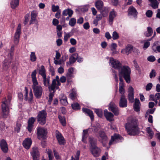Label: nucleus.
Returning <instances> with one entry per match:
<instances>
[{
	"label": "nucleus",
	"instance_id": "5701e85b",
	"mask_svg": "<svg viewBox=\"0 0 160 160\" xmlns=\"http://www.w3.org/2000/svg\"><path fill=\"white\" fill-rule=\"evenodd\" d=\"M117 15L116 12L114 10L110 11L109 14V24H112L114 18L116 17Z\"/></svg>",
	"mask_w": 160,
	"mask_h": 160
},
{
	"label": "nucleus",
	"instance_id": "1a4fd4ad",
	"mask_svg": "<svg viewBox=\"0 0 160 160\" xmlns=\"http://www.w3.org/2000/svg\"><path fill=\"white\" fill-rule=\"evenodd\" d=\"M47 130L45 128L39 127L37 128V135L39 139H43L46 138L47 135Z\"/></svg>",
	"mask_w": 160,
	"mask_h": 160
},
{
	"label": "nucleus",
	"instance_id": "f8f14e48",
	"mask_svg": "<svg viewBox=\"0 0 160 160\" xmlns=\"http://www.w3.org/2000/svg\"><path fill=\"white\" fill-rule=\"evenodd\" d=\"M96 132L97 130L95 128L93 127L92 128H89L86 130H84L82 134V141L85 143H87V139L88 136V132L93 131Z\"/></svg>",
	"mask_w": 160,
	"mask_h": 160
},
{
	"label": "nucleus",
	"instance_id": "4c0bfd02",
	"mask_svg": "<svg viewBox=\"0 0 160 160\" xmlns=\"http://www.w3.org/2000/svg\"><path fill=\"white\" fill-rule=\"evenodd\" d=\"M117 47V45L116 43H112L111 44L110 48L113 54H115L117 53V52L116 51Z\"/></svg>",
	"mask_w": 160,
	"mask_h": 160
},
{
	"label": "nucleus",
	"instance_id": "4468645a",
	"mask_svg": "<svg viewBox=\"0 0 160 160\" xmlns=\"http://www.w3.org/2000/svg\"><path fill=\"white\" fill-rule=\"evenodd\" d=\"M25 91L24 99L29 102H32L33 99V95L32 90H30L28 93L27 88L25 87Z\"/></svg>",
	"mask_w": 160,
	"mask_h": 160
},
{
	"label": "nucleus",
	"instance_id": "680f3d73",
	"mask_svg": "<svg viewBox=\"0 0 160 160\" xmlns=\"http://www.w3.org/2000/svg\"><path fill=\"white\" fill-rule=\"evenodd\" d=\"M70 42L71 44L73 46L75 45L77 43V41L73 38H71L70 39Z\"/></svg>",
	"mask_w": 160,
	"mask_h": 160
},
{
	"label": "nucleus",
	"instance_id": "7c9ffc66",
	"mask_svg": "<svg viewBox=\"0 0 160 160\" xmlns=\"http://www.w3.org/2000/svg\"><path fill=\"white\" fill-rule=\"evenodd\" d=\"M153 33V30L152 28L150 27H148L147 28V31L144 32V34L145 36L149 37L151 36Z\"/></svg>",
	"mask_w": 160,
	"mask_h": 160
},
{
	"label": "nucleus",
	"instance_id": "423d86ee",
	"mask_svg": "<svg viewBox=\"0 0 160 160\" xmlns=\"http://www.w3.org/2000/svg\"><path fill=\"white\" fill-rule=\"evenodd\" d=\"M14 46L13 45L12 46L10 51H7L6 52H5L6 54L7 53H8V59L6 58L5 59L4 61H3V68L4 70H7L10 66V63H11V59L12 58V57L13 55V52L14 51Z\"/></svg>",
	"mask_w": 160,
	"mask_h": 160
},
{
	"label": "nucleus",
	"instance_id": "473e14b6",
	"mask_svg": "<svg viewBox=\"0 0 160 160\" xmlns=\"http://www.w3.org/2000/svg\"><path fill=\"white\" fill-rule=\"evenodd\" d=\"M32 156H39V153L37 147H34L32 148V151L31 152Z\"/></svg>",
	"mask_w": 160,
	"mask_h": 160
},
{
	"label": "nucleus",
	"instance_id": "c85d7f7f",
	"mask_svg": "<svg viewBox=\"0 0 160 160\" xmlns=\"http://www.w3.org/2000/svg\"><path fill=\"white\" fill-rule=\"evenodd\" d=\"M158 42H155L152 47V48L153 51L156 52H160V46L158 45Z\"/></svg>",
	"mask_w": 160,
	"mask_h": 160
},
{
	"label": "nucleus",
	"instance_id": "39448f33",
	"mask_svg": "<svg viewBox=\"0 0 160 160\" xmlns=\"http://www.w3.org/2000/svg\"><path fill=\"white\" fill-rule=\"evenodd\" d=\"M10 99L4 98L3 99L2 104V109L3 117L7 118L9 115V107L10 105Z\"/></svg>",
	"mask_w": 160,
	"mask_h": 160
},
{
	"label": "nucleus",
	"instance_id": "bb28decb",
	"mask_svg": "<svg viewBox=\"0 0 160 160\" xmlns=\"http://www.w3.org/2000/svg\"><path fill=\"white\" fill-rule=\"evenodd\" d=\"M140 102L138 99H136L133 105L134 109L136 112L140 111Z\"/></svg>",
	"mask_w": 160,
	"mask_h": 160
},
{
	"label": "nucleus",
	"instance_id": "a211bd4d",
	"mask_svg": "<svg viewBox=\"0 0 160 160\" xmlns=\"http://www.w3.org/2000/svg\"><path fill=\"white\" fill-rule=\"evenodd\" d=\"M128 15L131 16L134 18H136L137 17L138 12L136 9L132 6L129 7L128 10Z\"/></svg>",
	"mask_w": 160,
	"mask_h": 160
},
{
	"label": "nucleus",
	"instance_id": "cd10ccee",
	"mask_svg": "<svg viewBox=\"0 0 160 160\" xmlns=\"http://www.w3.org/2000/svg\"><path fill=\"white\" fill-rule=\"evenodd\" d=\"M83 111L85 113L87 114L90 117L92 120L94 119V116L92 112L90 110L85 108H83L82 109Z\"/></svg>",
	"mask_w": 160,
	"mask_h": 160
},
{
	"label": "nucleus",
	"instance_id": "a19ab883",
	"mask_svg": "<svg viewBox=\"0 0 160 160\" xmlns=\"http://www.w3.org/2000/svg\"><path fill=\"white\" fill-rule=\"evenodd\" d=\"M141 43H143V48L144 49L147 48L150 45V43L148 41L143 40L141 41Z\"/></svg>",
	"mask_w": 160,
	"mask_h": 160
},
{
	"label": "nucleus",
	"instance_id": "338daca9",
	"mask_svg": "<svg viewBox=\"0 0 160 160\" xmlns=\"http://www.w3.org/2000/svg\"><path fill=\"white\" fill-rule=\"evenodd\" d=\"M84 21L83 19L82 18L80 17L79 18L77 21V23L78 24H81L83 23Z\"/></svg>",
	"mask_w": 160,
	"mask_h": 160
},
{
	"label": "nucleus",
	"instance_id": "c9c22d12",
	"mask_svg": "<svg viewBox=\"0 0 160 160\" xmlns=\"http://www.w3.org/2000/svg\"><path fill=\"white\" fill-rule=\"evenodd\" d=\"M39 74L41 75L42 77H45L46 76L45 74V70L43 66H41L39 71Z\"/></svg>",
	"mask_w": 160,
	"mask_h": 160
},
{
	"label": "nucleus",
	"instance_id": "2f4dec72",
	"mask_svg": "<svg viewBox=\"0 0 160 160\" xmlns=\"http://www.w3.org/2000/svg\"><path fill=\"white\" fill-rule=\"evenodd\" d=\"M60 102L62 104L64 105H67L68 102L67 101V98L64 95H61L60 97Z\"/></svg>",
	"mask_w": 160,
	"mask_h": 160
},
{
	"label": "nucleus",
	"instance_id": "0eeeda50",
	"mask_svg": "<svg viewBox=\"0 0 160 160\" xmlns=\"http://www.w3.org/2000/svg\"><path fill=\"white\" fill-rule=\"evenodd\" d=\"M110 66L113 68L117 69L119 70V76H120V72L121 71L122 69L124 67H128V66H123L121 67V63L118 60L114 59L112 58H110L109 62Z\"/></svg>",
	"mask_w": 160,
	"mask_h": 160
},
{
	"label": "nucleus",
	"instance_id": "0e129e2a",
	"mask_svg": "<svg viewBox=\"0 0 160 160\" xmlns=\"http://www.w3.org/2000/svg\"><path fill=\"white\" fill-rule=\"evenodd\" d=\"M57 45L58 46H61L62 43V40L61 39H58L56 40Z\"/></svg>",
	"mask_w": 160,
	"mask_h": 160
},
{
	"label": "nucleus",
	"instance_id": "c756f323",
	"mask_svg": "<svg viewBox=\"0 0 160 160\" xmlns=\"http://www.w3.org/2000/svg\"><path fill=\"white\" fill-rule=\"evenodd\" d=\"M148 1L150 2V5L152 8L154 9L158 8L159 2L157 0H148Z\"/></svg>",
	"mask_w": 160,
	"mask_h": 160
},
{
	"label": "nucleus",
	"instance_id": "864d4df0",
	"mask_svg": "<svg viewBox=\"0 0 160 160\" xmlns=\"http://www.w3.org/2000/svg\"><path fill=\"white\" fill-rule=\"evenodd\" d=\"M133 96L134 94H128V99L129 101L131 103H132L133 102Z\"/></svg>",
	"mask_w": 160,
	"mask_h": 160
},
{
	"label": "nucleus",
	"instance_id": "72a5a7b5",
	"mask_svg": "<svg viewBox=\"0 0 160 160\" xmlns=\"http://www.w3.org/2000/svg\"><path fill=\"white\" fill-rule=\"evenodd\" d=\"M19 0H12L10 5L12 9H15L19 5Z\"/></svg>",
	"mask_w": 160,
	"mask_h": 160
},
{
	"label": "nucleus",
	"instance_id": "79ce46f5",
	"mask_svg": "<svg viewBox=\"0 0 160 160\" xmlns=\"http://www.w3.org/2000/svg\"><path fill=\"white\" fill-rule=\"evenodd\" d=\"M146 130L150 138L151 139L153 137L154 133L150 127H148L146 128Z\"/></svg>",
	"mask_w": 160,
	"mask_h": 160
},
{
	"label": "nucleus",
	"instance_id": "412c9836",
	"mask_svg": "<svg viewBox=\"0 0 160 160\" xmlns=\"http://www.w3.org/2000/svg\"><path fill=\"white\" fill-rule=\"evenodd\" d=\"M35 120V118L32 117L30 118L28 121V126L27 128L28 131L29 132H31L32 129L34 122Z\"/></svg>",
	"mask_w": 160,
	"mask_h": 160
},
{
	"label": "nucleus",
	"instance_id": "9d476101",
	"mask_svg": "<svg viewBox=\"0 0 160 160\" xmlns=\"http://www.w3.org/2000/svg\"><path fill=\"white\" fill-rule=\"evenodd\" d=\"M60 85L59 77L57 76L56 78L52 80L51 86L49 87V90L53 91V92H54V90L58 89L59 86Z\"/></svg>",
	"mask_w": 160,
	"mask_h": 160
},
{
	"label": "nucleus",
	"instance_id": "dca6fc26",
	"mask_svg": "<svg viewBox=\"0 0 160 160\" xmlns=\"http://www.w3.org/2000/svg\"><path fill=\"white\" fill-rule=\"evenodd\" d=\"M109 110L112 111L115 115H118L119 114V110L117 106L113 102H111L109 106Z\"/></svg>",
	"mask_w": 160,
	"mask_h": 160
},
{
	"label": "nucleus",
	"instance_id": "ea45409f",
	"mask_svg": "<svg viewBox=\"0 0 160 160\" xmlns=\"http://www.w3.org/2000/svg\"><path fill=\"white\" fill-rule=\"evenodd\" d=\"M58 118L59 119L60 122L63 126H65L66 125V122L65 117L64 116H62L60 115L58 116Z\"/></svg>",
	"mask_w": 160,
	"mask_h": 160
},
{
	"label": "nucleus",
	"instance_id": "7ed1b4c3",
	"mask_svg": "<svg viewBox=\"0 0 160 160\" xmlns=\"http://www.w3.org/2000/svg\"><path fill=\"white\" fill-rule=\"evenodd\" d=\"M36 74V70H34L31 74L32 82V87L35 97L37 98H40L42 95L43 90L42 87L39 85L37 79Z\"/></svg>",
	"mask_w": 160,
	"mask_h": 160
},
{
	"label": "nucleus",
	"instance_id": "8fccbe9b",
	"mask_svg": "<svg viewBox=\"0 0 160 160\" xmlns=\"http://www.w3.org/2000/svg\"><path fill=\"white\" fill-rule=\"evenodd\" d=\"M46 151L48 154L49 160H52L53 156L51 150L48 149V150H47Z\"/></svg>",
	"mask_w": 160,
	"mask_h": 160
},
{
	"label": "nucleus",
	"instance_id": "2eb2a0df",
	"mask_svg": "<svg viewBox=\"0 0 160 160\" xmlns=\"http://www.w3.org/2000/svg\"><path fill=\"white\" fill-rule=\"evenodd\" d=\"M123 138L118 134H114L113 136L111 137V138L109 142V145H111L112 144L122 141Z\"/></svg>",
	"mask_w": 160,
	"mask_h": 160
},
{
	"label": "nucleus",
	"instance_id": "ddd939ff",
	"mask_svg": "<svg viewBox=\"0 0 160 160\" xmlns=\"http://www.w3.org/2000/svg\"><path fill=\"white\" fill-rule=\"evenodd\" d=\"M21 25L20 24H18L17 28L15 33L14 38V42L15 44H18L19 41L20 35L21 32Z\"/></svg>",
	"mask_w": 160,
	"mask_h": 160
},
{
	"label": "nucleus",
	"instance_id": "6e6d98bb",
	"mask_svg": "<svg viewBox=\"0 0 160 160\" xmlns=\"http://www.w3.org/2000/svg\"><path fill=\"white\" fill-rule=\"evenodd\" d=\"M147 60L149 62H153L155 60L156 58L154 56L151 55L148 57Z\"/></svg>",
	"mask_w": 160,
	"mask_h": 160
},
{
	"label": "nucleus",
	"instance_id": "4d7b16f0",
	"mask_svg": "<svg viewBox=\"0 0 160 160\" xmlns=\"http://www.w3.org/2000/svg\"><path fill=\"white\" fill-rule=\"evenodd\" d=\"M152 14V12L151 10H148L146 12V15L148 17H151Z\"/></svg>",
	"mask_w": 160,
	"mask_h": 160
},
{
	"label": "nucleus",
	"instance_id": "49530a36",
	"mask_svg": "<svg viewBox=\"0 0 160 160\" xmlns=\"http://www.w3.org/2000/svg\"><path fill=\"white\" fill-rule=\"evenodd\" d=\"M21 126V124L19 122H17L14 129L15 131L17 132H19L20 131Z\"/></svg>",
	"mask_w": 160,
	"mask_h": 160
},
{
	"label": "nucleus",
	"instance_id": "f704fd0d",
	"mask_svg": "<svg viewBox=\"0 0 160 160\" xmlns=\"http://www.w3.org/2000/svg\"><path fill=\"white\" fill-rule=\"evenodd\" d=\"M108 8H107L105 7L101 11V15L103 17H106L108 15Z\"/></svg>",
	"mask_w": 160,
	"mask_h": 160
},
{
	"label": "nucleus",
	"instance_id": "a878e982",
	"mask_svg": "<svg viewBox=\"0 0 160 160\" xmlns=\"http://www.w3.org/2000/svg\"><path fill=\"white\" fill-rule=\"evenodd\" d=\"M104 114L107 120L110 121L114 120L113 118L114 115L111 112H108L107 110H105L104 111Z\"/></svg>",
	"mask_w": 160,
	"mask_h": 160
},
{
	"label": "nucleus",
	"instance_id": "9b49d317",
	"mask_svg": "<svg viewBox=\"0 0 160 160\" xmlns=\"http://www.w3.org/2000/svg\"><path fill=\"white\" fill-rule=\"evenodd\" d=\"M98 138V140L102 143L103 145L105 146L107 142L108 138L105 132L102 131H99Z\"/></svg>",
	"mask_w": 160,
	"mask_h": 160
},
{
	"label": "nucleus",
	"instance_id": "58836bf2",
	"mask_svg": "<svg viewBox=\"0 0 160 160\" xmlns=\"http://www.w3.org/2000/svg\"><path fill=\"white\" fill-rule=\"evenodd\" d=\"M30 60L32 62H34L37 60V57L34 52H31L30 54Z\"/></svg>",
	"mask_w": 160,
	"mask_h": 160
},
{
	"label": "nucleus",
	"instance_id": "6ab92c4d",
	"mask_svg": "<svg viewBox=\"0 0 160 160\" xmlns=\"http://www.w3.org/2000/svg\"><path fill=\"white\" fill-rule=\"evenodd\" d=\"M56 136L58 142L60 145H64L65 141L62 135L58 131L56 132Z\"/></svg>",
	"mask_w": 160,
	"mask_h": 160
},
{
	"label": "nucleus",
	"instance_id": "774afa93",
	"mask_svg": "<svg viewBox=\"0 0 160 160\" xmlns=\"http://www.w3.org/2000/svg\"><path fill=\"white\" fill-rule=\"evenodd\" d=\"M54 154L55 157L56 158L57 160H59L60 159V157L59 155L57 153L55 150H54Z\"/></svg>",
	"mask_w": 160,
	"mask_h": 160
},
{
	"label": "nucleus",
	"instance_id": "20e7f679",
	"mask_svg": "<svg viewBox=\"0 0 160 160\" xmlns=\"http://www.w3.org/2000/svg\"><path fill=\"white\" fill-rule=\"evenodd\" d=\"M90 143L91 144L90 149L92 154L95 157H98L100 155L101 150L98 147L95 145L97 140L92 136L89 137Z\"/></svg>",
	"mask_w": 160,
	"mask_h": 160
},
{
	"label": "nucleus",
	"instance_id": "6e6552de",
	"mask_svg": "<svg viewBox=\"0 0 160 160\" xmlns=\"http://www.w3.org/2000/svg\"><path fill=\"white\" fill-rule=\"evenodd\" d=\"M47 113L44 110L39 112L37 117V121L41 124L43 125L46 123Z\"/></svg>",
	"mask_w": 160,
	"mask_h": 160
},
{
	"label": "nucleus",
	"instance_id": "393cba45",
	"mask_svg": "<svg viewBox=\"0 0 160 160\" xmlns=\"http://www.w3.org/2000/svg\"><path fill=\"white\" fill-rule=\"evenodd\" d=\"M132 49V47L130 45H128L124 49L121 50V52L123 54L128 55L131 52Z\"/></svg>",
	"mask_w": 160,
	"mask_h": 160
},
{
	"label": "nucleus",
	"instance_id": "4be33fe9",
	"mask_svg": "<svg viewBox=\"0 0 160 160\" xmlns=\"http://www.w3.org/2000/svg\"><path fill=\"white\" fill-rule=\"evenodd\" d=\"M119 106L121 108L126 107L127 106V102L125 95L121 96Z\"/></svg>",
	"mask_w": 160,
	"mask_h": 160
},
{
	"label": "nucleus",
	"instance_id": "bf43d9fd",
	"mask_svg": "<svg viewBox=\"0 0 160 160\" xmlns=\"http://www.w3.org/2000/svg\"><path fill=\"white\" fill-rule=\"evenodd\" d=\"M29 15L28 14H26L25 16V20L24 21V24H26L29 21Z\"/></svg>",
	"mask_w": 160,
	"mask_h": 160
},
{
	"label": "nucleus",
	"instance_id": "c03bdc74",
	"mask_svg": "<svg viewBox=\"0 0 160 160\" xmlns=\"http://www.w3.org/2000/svg\"><path fill=\"white\" fill-rule=\"evenodd\" d=\"M76 22V19L74 18H72L70 20L69 24L71 26L73 27L75 25Z\"/></svg>",
	"mask_w": 160,
	"mask_h": 160
},
{
	"label": "nucleus",
	"instance_id": "3c124183",
	"mask_svg": "<svg viewBox=\"0 0 160 160\" xmlns=\"http://www.w3.org/2000/svg\"><path fill=\"white\" fill-rule=\"evenodd\" d=\"M112 37L113 39L114 40H116L118 38V34L116 31H114L113 32L112 34Z\"/></svg>",
	"mask_w": 160,
	"mask_h": 160
},
{
	"label": "nucleus",
	"instance_id": "b1692460",
	"mask_svg": "<svg viewBox=\"0 0 160 160\" xmlns=\"http://www.w3.org/2000/svg\"><path fill=\"white\" fill-rule=\"evenodd\" d=\"M32 143V141L31 138H27L25 139L23 142V147L27 149H29Z\"/></svg>",
	"mask_w": 160,
	"mask_h": 160
},
{
	"label": "nucleus",
	"instance_id": "37998d69",
	"mask_svg": "<svg viewBox=\"0 0 160 160\" xmlns=\"http://www.w3.org/2000/svg\"><path fill=\"white\" fill-rule=\"evenodd\" d=\"M72 108L75 110H78L80 109V106L79 104L77 102H74L72 104Z\"/></svg>",
	"mask_w": 160,
	"mask_h": 160
},
{
	"label": "nucleus",
	"instance_id": "e433bc0d",
	"mask_svg": "<svg viewBox=\"0 0 160 160\" xmlns=\"http://www.w3.org/2000/svg\"><path fill=\"white\" fill-rule=\"evenodd\" d=\"M103 5V2L101 1H98L95 3L96 7L99 10H100L102 8Z\"/></svg>",
	"mask_w": 160,
	"mask_h": 160
},
{
	"label": "nucleus",
	"instance_id": "a18cd8bd",
	"mask_svg": "<svg viewBox=\"0 0 160 160\" xmlns=\"http://www.w3.org/2000/svg\"><path fill=\"white\" fill-rule=\"evenodd\" d=\"M44 85L46 87L49 86V80L48 78H47L46 76L45 77H42Z\"/></svg>",
	"mask_w": 160,
	"mask_h": 160
},
{
	"label": "nucleus",
	"instance_id": "5fc2aeb1",
	"mask_svg": "<svg viewBox=\"0 0 160 160\" xmlns=\"http://www.w3.org/2000/svg\"><path fill=\"white\" fill-rule=\"evenodd\" d=\"M74 71V68H71L68 69V75L69 76L72 77V74L73 73V72Z\"/></svg>",
	"mask_w": 160,
	"mask_h": 160
},
{
	"label": "nucleus",
	"instance_id": "aec40b11",
	"mask_svg": "<svg viewBox=\"0 0 160 160\" xmlns=\"http://www.w3.org/2000/svg\"><path fill=\"white\" fill-rule=\"evenodd\" d=\"M78 54H74L72 55L69 58V62H66V65L68 67L71 66V65L74 63L76 61Z\"/></svg>",
	"mask_w": 160,
	"mask_h": 160
},
{
	"label": "nucleus",
	"instance_id": "13d9d810",
	"mask_svg": "<svg viewBox=\"0 0 160 160\" xmlns=\"http://www.w3.org/2000/svg\"><path fill=\"white\" fill-rule=\"evenodd\" d=\"M112 74L114 77L115 81L117 83V84H118V77L116 75V72L114 70H112Z\"/></svg>",
	"mask_w": 160,
	"mask_h": 160
},
{
	"label": "nucleus",
	"instance_id": "f03ea898",
	"mask_svg": "<svg viewBox=\"0 0 160 160\" xmlns=\"http://www.w3.org/2000/svg\"><path fill=\"white\" fill-rule=\"evenodd\" d=\"M138 121L135 118L130 117L125 125L128 134L134 135L138 133Z\"/></svg>",
	"mask_w": 160,
	"mask_h": 160
},
{
	"label": "nucleus",
	"instance_id": "f3484780",
	"mask_svg": "<svg viewBox=\"0 0 160 160\" xmlns=\"http://www.w3.org/2000/svg\"><path fill=\"white\" fill-rule=\"evenodd\" d=\"M0 146L3 152L6 153L8 152V145L5 140L2 139L0 141Z\"/></svg>",
	"mask_w": 160,
	"mask_h": 160
},
{
	"label": "nucleus",
	"instance_id": "052dcab7",
	"mask_svg": "<svg viewBox=\"0 0 160 160\" xmlns=\"http://www.w3.org/2000/svg\"><path fill=\"white\" fill-rule=\"evenodd\" d=\"M83 27L85 29L88 30L90 26L89 23L86 22L83 24Z\"/></svg>",
	"mask_w": 160,
	"mask_h": 160
},
{
	"label": "nucleus",
	"instance_id": "e2e57ef3",
	"mask_svg": "<svg viewBox=\"0 0 160 160\" xmlns=\"http://www.w3.org/2000/svg\"><path fill=\"white\" fill-rule=\"evenodd\" d=\"M152 87V84L151 83H148L146 86V90L147 91L150 90Z\"/></svg>",
	"mask_w": 160,
	"mask_h": 160
},
{
	"label": "nucleus",
	"instance_id": "de8ad7c7",
	"mask_svg": "<svg viewBox=\"0 0 160 160\" xmlns=\"http://www.w3.org/2000/svg\"><path fill=\"white\" fill-rule=\"evenodd\" d=\"M95 112L98 117H102V112L101 110L95 109Z\"/></svg>",
	"mask_w": 160,
	"mask_h": 160
},
{
	"label": "nucleus",
	"instance_id": "f257e3e1",
	"mask_svg": "<svg viewBox=\"0 0 160 160\" xmlns=\"http://www.w3.org/2000/svg\"><path fill=\"white\" fill-rule=\"evenodd\" d=\"M131 71L128 67H124L121 71L120 72L119 80L120 82L119 86V92L121 94V96L124 95L125 90L124 88V85L123 82V79L122 78L123 76L126 82L129 83L130 82V74Z\"/></svg>",
	"mask_w": 160,
	"mask_h": 160
},
{
	"label": "nucleus",
	"instance_id": "69168bd1",
	"mask_svg": "<svg viewBox=\"0 0 160 160\" xmlns=\"http://www.w3.org/2000/svg\"><path fill=\"white\" fill-rule=\"evenodd\" d=\"M59 7L58 6H55V5H52V11L53 12H55L57 11L59 9Z\"/></svg>",
	"mask_w": 160,
	"mask_h": 160
},
{
	"label": "nucleus",
	"instance_id": "09e8293b",
	"mask_svg": "<svg viewBox=\"0 0 160 160\" xmlns=\"http://www.w3.org/2000/svg\"><path fill=\"white\" fill-rule=\"evenodd\" d=\"M64 35V40L65 42H67L68 38H70L71 35L70 33H66L65 32Z\"/></svg>",
	"mask_w": 160,
	"mask_h": 160
},
{
	"label": "nucleus",
	"instance_id": "603ef678",
	"mask_svg": "<svg viewBox=\"0 0 160 160\" xmlns=\"http://www.w3.org/2000/svg\"><path fill=\"white\" fill-rule=\"evenodd\" d=\"M156 75V72L155 70L154 69H152L150 73L149 76L150 78H152L153 77H154Z\"/></svg>",
	"mask_w": 160,
	"mask_h": 160
}]
</instances>
